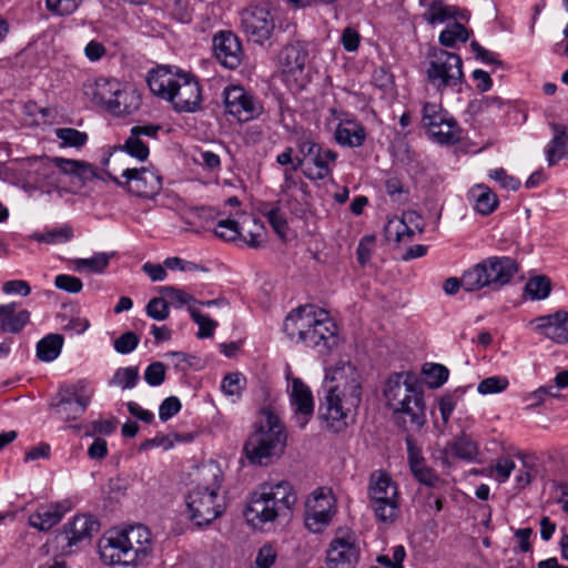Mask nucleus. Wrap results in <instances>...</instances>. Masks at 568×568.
Segmentation results:
<instances>
[{"instance_id":"obj_1","label":"nucleus","mask_w":568,"mask_h":568,"mask_svg":"<svg viewBox=\"0 0 568 568\" xmlns=\"http://www.w3.org/2000/svg\"><path fill=\"white\" fill-rule=\"evenodd\" d=\"M325 379L329 385L321 399L318 418L324 429L338 434L355 423L362 402V379L349 362H338L327 368Z\"/></svg>"},{"instance_id":"obj_2","label":"nucleus","mask_w":568,"mask_h":568,"mask_svg":"<svg viewBox=\"0 0 568 568\" xmlns=\"http://www.w3.org/2000/svg\"><path fill=\"white\" fill-rule=\"evenodd\" d=\"M287 337L328 354L338 344L337 326L328 313L312 305L300 306L291 312L283 325Z\"/></svg>"},{"instance_id":"obj_3","label":"nucleus","mask_w":568,"mask_h":568,"mask_svg":"<svg viewBox=\"0 0 568 568\" xmlns=\"http://www.w3.org/2000/svg\"><path fill=\"white\" fill-rule=\"evenodd\" d=\"M384 397L396 425L405 430L419 429L425 425L424 394L415 374L400 372L390 375Z\"/></svg>"},{"instance_id":"obj_4","label":"nucleus","mask_w":568,"mask_h":568,"mask_svg":"<svg viewBox=\"0 0 568 568\" xmlns=\"http://www.w3.org/2000/svg\"><path fill=\"white\" fill-rule=\"evenodd\" d=\"M148 85L159 98L171 103L176 112L193 113L201 108V85L195 77L159 67L149 72Z\"/></svg>"},{"instance_id":"obj_5","label":"nucleus","mask_w":568,"mask_h":568,"mask_svg":"<svg viewBox=\"0 0 568 568\" xmlns=\"http://www.w3.org/2000/svg\"><path fill=\"white\" fill-rule=\"evenodd\" d=\"M296 501L297 496L291 483H264L251 494L244 516L248 525L262 528L280 516H287Z\"/></svg>"},{"instance_id":"obj_6","label":"nucleus","mask_w":568,"mask_h":568,"mask_svg":"<svg viewBox=\"0 0 568 568\" xmlns=\"http://www.w3.org/2000/svg\"><path fill=\"white\" fill-rule=\"evenodd\" d=\"M151 532L143 525L111 532L100 546L101 556L111 565L130 566L144 559L151 550Z\"/></svg>"},{"instance_id":"obj_7","label":"nucleus","mask_w":568,"mask_h":568,"mask_svg":"<svg viewBox=\"0 0 568 568\" xmlns=\"http://www.w3.org/2000/svg\"><path fill=\"white\" fill-rule=\"evenodd\" d=\"M286 443V434L277 415L270 408L260 412L253 434L244 445L246 457L262 465L265 459L280 455Z\"/></svg>"},{"instance_id":"obj_8","label":"nucleus","mask_w":568,"mask_h":568,"mask_svg":"<svg viewBox=\"0 0 568 568\" xmlns=\"http://www.w3.org/2000/svg\"><path fill=\"white\" fill-rule=\"evenodd\" d=\"M519 271L509 256H490L465 270V291H498L509 284Z\"/></svg>"},{"instance_id":"obj_9","label":"nucleus","mask_w":568,"mask_h":568,"mask_svg":"<svg viewBox=\"0 0 568 568\" xmlns=\"http://www.w3.org/2000/svg\"><path fill=\"white\" fill-rule=\"evenodd\" d=\"M367 499L368 507L378 524L390 526L398 519L400 514L398 486L385 470L371 473Z\"/></svg>"},{"instance_id":"obj_10","label":"nucleus","mask_w":568,"mask_h":568,"mask_svg":"<svg viewBox=\"0 0 568 568\" xmlns=\"http://www.w3.org/2000/svg\"><path fill=\"white\" fill-rule=\"evenodd\" d=\"M207 471L212 480L194 487L189 491L185 499L189 517L196 526L211 524L224 511V501L219 495L221 488L220 470L210 468Z\"/></svg>"},{"instance_id":"obj_11","label":"nucleus","mask_w":568,"mask_h":568,"mask_svg":"<svg viewBox=\"0 0 568 568\" xmlns=\"http://www.w3.org/2000/svg\"><path fill=\"white\" fill-rule=\"evenodd\" d=\"M426 74L428 82L439 91L456 87L464 78L462 58L456 53L438 50L433 54Z\"/></svg>"},{"instance_id":"obj_12","label":"nucleus","mask_w":568,"mask_h":568,"mask_svg":"<svg viewBox=\"0 0 568 568\" xmlns=\"http://www.w3.org/2000/svg\"><path fill=\"white\" fill-rule=\"evenodd\" d=\"M335 514V498L329 489L316 488L305 501L304 521L315 534L322 532Z\"/></svg>"},{"instance_id":"obj_13","label":"nucleus","mask_w":568,"mask_h":568,"mask_svg":"<svg viewBox=\"0 0 568 568\" xmlns=\"http://www.w3.org/2000/svg\"><path fill=\"white\" fill-rule=\"evenodd\" d=\"M92 395L93 390L88 387L87 382L79 381L71 387L62 389L59 394L60 399L57 403H51V407L61 419L75 420L85 413Z\"/></svg>"},{"instance_id":"obj_14","label":"nucleus","mask_w":568,"mask_h":568,"mask_svg":"<svg viewBox=\"0 0 568 568\" xmlns=\"http://www.w3.org/2000/svg\"><path fill=\"white\" fill-rule=\"evenodd\" d=\"M240 17L241 28L251 41L263 44L271 38L275 23L267 2L246 7L241 11Z\"/></svg>"},{"instance_id":"obj_15","label":"nucleus","mask_w":568,"mask_h":568,"mask_svg":"<svg viewBox=\"0 0 568 568\" xmlns=\"http://www.w3.org/2000/svg\"><path fill=\"white\" fill-rule=\"evenodd\" d=\"M297 148L298 152L304 155V159H308V164L304 171L307 179L321 181L331 175L332 165L337 159L335 151L324 149L308 139L298 140Z\"/></svg>"},{"instance_id":"obj_16","label":"nucleus","mask_w":568,"mask_h":568,"mask_svg":"<svg viewBox=\"0 0 568 568\" xmlns=\"http://www.w3.org/2000/svg\"><path fill=\"white\" fill-rule=\"evenodd\" d=\"M223 97L226 112L240 122H248L263 111L261 102L243 87H227L224 89Z\"/></svg>"},{"instance_id":"obj_17","label":"nucleus","mask_w":568,"mask_h":568,"mask_svg":"<svg viewBox=\"0 0 568 568\" xmlns=\"http://www.w3.org/2000/svg\"><path fill=\"white\" fill-rule=\"evenodd\" d=\"M122 178L126 191L139 197H153L162 189V176L153 168L125 169Z\"/></svg>"},{"instance_id":"obj_18","label":"nucleus","mask_w":568,"mask_h":568,"mask_svg":"<svg viewBox=\"0 0 568 568\" xmlns=\"http://www.w3.org/2000/svg\"><path fill=\"white\" fill-rule=\"evenodd\" d=\"M213 52L216 60L225 68L236 69L243 59V49L240 39L232 31H219L212 40Z\"/></svg>"},{"instance_id":"obj_19","label":"nucleus","mask_w":568,"mask_h":568,"mask_svg":"<svg viewBox=\"0 0 568 568\" xmlns=\"http://www.w3.org/2000/svg\"><path fill=\"white\" fill-rule=\"evenodd\" d=\"M424 232V222L422 216L415 211H406L402 217L390 219L384 229L387 241L397 243L403 241H412L416 233Z\"/></svg>"},{"instance_id":"obj_20","label":"nucleus","mask_w":568,"mask_h":568,"mask_svg":"<svg viewBox=\"0 0 568 568\" xmlns=\"http://www.w3.org/2000/svg\"><path fill=\"white\" fill-rule=\"evenodd\" d=\"M293 408V419L300 428H304L314 414V399L310 387L300 378L292 381V389L290 395Z\"/></svg>"},{"instance_id":"obj_21","label":"nucleus","mask_w":568,"mask_h":568,"mask_svg":"<svg viewBox=\"0 0 568 568\" xmlns=\"http://www.w3.org/2000/svg\"><path fill=\"white\" fill-rule=\"evenodd\" d=\"M359 558V548L352 536L335 537L326 551L328 568L352 567Z\"/></svg>"},{"instance_id":"obj_22","label":"nucleus","mask_w":568,"mask_h":568,"mask_svg":"<svg viewBox=\"0 0 568 568\" xmlns=\"http://www.w3.org/2000/svg\"><path fill=\"white\" fill-rule=\"evenodd\" d=\"M537 329L556 344H568V312L559 310L536 318Z\"/></svg>"},{"instance_id":"obj_23","label":"nucleus","mask_w":568,"mask_h":568,"mask_svg":"<svg viewBox=\"0 0 568 568\" xmlns=\"http://www.w3.org/2000/svg\"><path fill=\"white\" fill-rule=\"evenodd\" d=\"M43 163L44 169L51 170L52 168H57L63 174L75 176L83 183L97 178L94 166L85 161L55 156L45 158Z\"/></svg>"},{"instance_id":"obj_24","label":"nucleus","mask_w":568,"mask_h":568,"mask_svg":"<svg viewBox=\"0 0 568 568\" xmlns=\"http://www.w3.org/2000/svg\"><path fill=\"white\" fill-rule=\"evenodd\" d=\"M99 529V523L88 515H78L64 525L61 536L65 539L69 548L91 537L93 531Z\"/></svg>"},{"instance_id":"obj_25","label":"nucleus","mask_w":568,"mask_h":568,"mask_svg":"<svg viewBox=\"0 0 568 568\" xmlns=\"http://www.w3.org/2000/svg\"><path fill=\"white\" fill-rule=\"evenodd\" d=\"M65 513V508L59 503L40 505L29 516V525L39 531H48L58 525Z\"/></svg>"},{"instance_id":"obj_26","label":"nucleus","mask_w":568,"mask_h":568,"mask_svg":"<svg viewBox=\"0 0 568 568\" xmlns=\"http://www.w3.org/2000/svg\"><path fill=\"white\" fill-rule=\"evenodd\" d=\"M308 58L306 45L303 42H294L285 45L278 54V63L285 73L301 72Z\"/></svg>"},{"instance_id":"obj_27","label":"nucleus","mask_w":568,"mask_h":568,"mask_svg":"<svg viewBox=\"0 0 568 568\" xmlns=\"http://www.w3.org/2000/svg\"><path fill=\"white\" fill-rule=\"evenodd\" d=\"M17 306L14 302L0 305V332L19 334L30 322V312Z\"/></svg>"},{"instance_id":"obj_28","label":"nucleus","mask_w":568,"mask_h":568,"mask_svg":"<svg viewBox=\"0 0 568 568\" xmlns=\"http://www.w3.org/2000/svg\"><path fill=\"white\" fill-rule=\"evenodd\" d=\"M334 138L342 146L359 148L366 140V131L355 119H344L337 124Z\"/></svg>"},{"instance_id":"obj_29","label":"nucleus","mask_w":568,"mask_h":568,"mask_svg":"<svg viewBox=\"0 0 568 568\" xmlns=\"http://www.w3.org/2000/svg\"><path fill=\"white\" fill-rule=\"evenodd\" d=\"M122 83L115 79L98 78L93 83L87 85L85 94L91 100L103 106L106 111Z\"/></svg>"},{"instance_id":"obj_30","label":"nucleus","mask_w":568,"mask_h":568,"mask_svg":"<svg viewBox=\"0 0 568 568\" xmlns=\"http://www.w3.org/2000/svg\"><path fill=\"white\" fill-rule=\"evenodd\" d=\"M141 105V97L138 90L128 84H121L109 112L114 115H129L135 112Z\"/></svg>"},{"instance_id":"obj_31","label":"nucleus","mask_w":568,"mask_h":568,"mask_svg":"<svg viewBox=\"0 0 568 568\" xmlns=\"http://www.w3.org/2000/svg\"><path fill=\"white\" fill-rule=\"evenodd\" d=\"M467 199L481 215H489L499 204L497 195L485 184L474 185L468 191Z\"/></svg>"},{"instance_id":"obj_32","label":"nucleus","mask_w":568,"mask_h":568,"mask_svg":"<svg viewBox=\"0 0 568 568\" xmlns=\"http://www.w3.org/2000/svg\"><path fill=\"white\" fill-rule=\"evenodd\" d=\"M554 136L546 149V156L549 166L555 165L564 158H568V126L551 124Z\"/></svg>"},{"instance_id":"obj_33","label":"nucleus","mask_w":568,"mask_h":568,"mask_svg":"<svg viewBox=\"0 0 568 568\" xmlns=\"http://www.w3.org/2000/svg\"><path fill=\"white\" fill-rule=\"evenodd\" d=\"M240 237L252 248H258L264 242L265 227L256 217L247 216L240 225Z\"/></svg>"},{"instance_id":"obj_34","label":"nucleus","mask_w":568,"mask_h":568,"mask_svg":"<svg viewBox=\"0 0 568 568\" xmlns=\"http://www.w3.org/2000/svg\"><path fill=\"white\" fill-rule=\"evenodd\" d=\"M450 120L454 118L440 104L430 102L424 104L422 122L427 132L440 129V125H447Z\"/></svg>"},{"instance_id":"obj_35","label":"nucleus","mask_w":568,"mask_h":568,"mask_svg":"<svg viewBox=\"0 0 568 568\" xmlns=\"http://www.w3.org/2000/svg\"><path fill=\"white\" fill-rule=\"evenodd\" d=\"M440 129L429 131L430 138L442 145H454L463 140V129L454 119L447 122V125H440Z\"/></svg>"},{"instance_id":"obj_36","label":"nucleus","mask_w":568,"mask_h":568,"mask_svg":"<svg viewBox=\"0 0 568 568\" xmlns=\"http://www.w3.org/2000/svg\"><path fill=\"white\" fill-rule=\"evenodd\" d=\"M63 336L60 334H49L37 344V356L42 362H52L61 353L63 346Z\"/></svg>"},{"instance_id":"obj_37","label":"nucleus","mask_w":568,"mask_h":568,"mask_svg":"<svg viewBox=\"0 0 568 568\" xmlns=\"http://www.w3.org/2000/svg\"><path fill=\"white\" fill-rule=\"evenodd\" d=\"M73 229L69 224H63L59 227L48 230L43 233L36 232L31 235V239L39 243L54 245L71 241L73 239Z\"/></svg>"},{"instance_id":"obj_38","label":"nucleus","mask_w":568,"mask_h":568,"mask_svg":"<svg viewBox=\"0 0 568 568\" xmlns=\"http://www.w3.org/2000/svg\"><path fill=\"white\" fill-rule=\"evenodd\" d=\"M111 255L104 252L95 253L89 258H77L73 261L74 270L79 273L90 271L102 273L109 265Z\"/></svg>"},{"instance_id":"obj_39","label":"nucleus","mask_w":568,"mask_h":568,"mask_svg":"<svg viewBox=\"0 0 568 568\" xmlns=\"http://www.w3.org/2000/svg\"><path fill=\"white\" fill-rule=\"evenodd\" d=\"M139 367L128 366L118 368L109 382L110 386H118L121 389H132L139 382Z\"/></svg>"},{"instance_id":"obj_40","label":"nucleus","mask_w":568,"mask_h":568,"mask_svg":"<svg viewBox=\"0 0 568 568\" xmlns=\"http://www.w3.org/2000/svg\"><path fill=\"white\" fill-rule=\"evenodd\" d=\"M55 136L61 141V148H82L88 141V134L74 128H58Z\"/></svg>"},{"instance_id":"obj_41","label":"nucleus","mask_w":568,"mask_h":568,"mask_svg":"<svg viewBox=\"0 0 568 568\" xmlns=\"http://www.w3.org/2000/svg\"><path fill=\"white\" fill-rule=\"evenodd\" d=\"M525 292L531 300H545L551 292L550 280L545 275L535 276L526 283Z\"/></svg>"},{"instance_id":"obj_42","label":"nucleus","mask_w":568,"mask_h":568,"mask_svg":"<svg viewBox=\"0 0 568 568\" xmlns=\"http://www.w3.org/2000/svg\"><path fill=\"white\" fill-rule=\"evenodd\" d=\"M469 38L467 29L459 22H454L439 34V43L447 48H454L459 42H466Z\"/></svg>"},{"instance_id":"obj_43","label":"nucleus","mask_w":568,"mask_h":568,"mask_svg":"<svg viewBox=\"0 0 568 568\" xmlns=\"http://www.w3.org/2000/svg\"><path fill=\"white\" fill-rule=\"evenodd\" d=\"M452 18L449 9L440 0H434L428 4L427 11L423 13V19L430 26L443 23Z\"/></svg>"},{"instance_id":"obj_44","label":"nucleus","mask_w":568,"mask_h":568,"mask_svg":"<svg viewBox=\"0 0 568 568\" xmlns=\"http://www.w3.org/2000/svg\"><path fill=\"white\" fill-rule=\"evenodd\" d=\"M452 449L456 457L465 460L474 459L478 453L476 443L465 435L455 439Z\"/></svg>"},{"instance_id":"obj_45","label":"nucleus","mask_w":568,"mask_h":568,"mask_svg":"<svg viewBox=\"0 0 568 568\" xmlns=\"http://www.w3.org/2000/svg\"><path fill=\"white\" fill-rule=\"evenodd\" d=\"M191 318L199 325V332L196 336L199 338L211 337L214 329L217 327V322L213 321L209 316L201 314L196 308L189 306Z\"/></svg>"},{"instance_id":"obj_46","label":"nucleus","mask_w":568,"mask_h":568,"mask_svg":"<svg viewBox=\"0 0 568 568\" xmlns=\"http://www.w3.org/2000/svg\"><path fill=\"white\" fill-rule=\"evenodd\" d=\"M82 3L83 0H45L48 11L58 17L72 14Z\"/></svg>"},{"instance_id":"obj_47","label":"nucleus","mask_w":568,"mask_h":568,"mask_svg":"<svg viewBox=\"0 0 568 568\" xmlns=\"http://www.w3.org/2000/svg\"><path fill=\"white\" fill-rule=\"evenodd\" d=\"M121 150L139 161H145L150 153L149 146L140 138L132 135V133H130V136L121 146Z\"/></svg>"},{"instance_id":"obj_48","label":"nucleus","mask_w":568,"mask_h":568,"mask_svg":"<svg viewBox=\"0 0 568 568\" xmlns=\"http://www.w3.org/2000/svg\"><path fill=\"white\" fill-rule=\"evenodd\" d=\"M214 234L223 241H235L241 235L240 224L231 219L221 220L214 229Z\"/></svg>"},{"instance_id":"obj_49","label":"nucleus","mask_w":568,"mask_h":568,"mask_svg":"<svg viewBox=\"0 0 568 568\" xmlns=\"http://www.w3.org/2000/svg\"><path fill=\"white\" fill-rule=\"evenodd\" d=\"M262 212L267 217L268 223L276 232V234L280 235L281 237H284L287 231V221L284 214L282 213L280 206L272 205L270 209L265 207V210H263Z\"/></svg>"},{"instance_id":"obj_50","label":"nucleus","mask_w":568,"mask_h":568,"mask_svg":"<svg viewBox=\"0 0 568 568\" xmlns=\"http://www.w3.org/2000/svg\"><path fill=\"white\" fill-rule=\"evenodd\" d=\"M412 474L420 484L427 487L435 488L443 483L442 478L436 474V471L428 467L425 463L413 469Z\"/></svg>"},{"instance_id":"obj_51","label":"nucleus","mask_w":568,"mask_h":568,"mask_svg":"<svg viewBox=\"0 0 568 568\" xmlns=\"http://www.w3.org/2000/svg\"><path fill=\"white\" fill-rule=\"evenodd\" d=\"M145 312L149 317L155 321H164L170 315L169 305L163 297L151 298L145 306Z\"/></svg>"},{"instance_id":"obj_52","label":"nucleus","mask_w":568,"mask_h":568,"mask_svg":"<svg viewBox=\"0 0 568 568\" xmlns=\"http://www.w3.org/2000/svg\"><path fill=\"white\" fill-rule=\"evenodd\" d=\"M140 337L133 332H125L121 334L114 342L113 347L119 354H130L139 345Z\"/></svg>"},{"instance_id":"obj_53","label":"nucleus","mask_w":568,"mask_h":568,"mask_svg":"<svg viewBox=\"0 0 568 568\" xmlns=\"http://www.w3.org/2000/svg\"><path fill=\"white\" fill-rule=\"evenodd\" d=\"M508 386V381L505 377L491 376L483 379L477 387L480 394H496L503 392Z\"/></svg>"},{"instance_id":"obj_54","label":"nucleus","mask_w":568,"mask_h":568,"mask_svg":"<svg viewBox=\"0 0 568 568\" xmlns=\"http://www.w3.org/2000/svg\"><path fill=\"white\" fill-rule=\"evenodd\" d=\"M144 379L150 386H160L165 379V365L161 362L151 363L145 368Z\"/></svg>"},{"instance_id":"obj_55","label":"nucleus","mask_w":568,"mask_h":568,"mask_svg":"<svg viewBox=\"0 0 568 568\" xmlns=\"http://www.w3.org/2000/svg\"><path fill=\"white\" fill-rule=\"evenodd\" d=\"M221 388L226 396H240L243 390V379L241 377V374H227L222 379Z\"/></svg>"},{"instance_id":"obj_56","label":"nucleus","mask_w":568,"mask_h":568,"mask_svg":"<svg viewBox=\"0 0 568 568\" xmlns=\"http://www.w3.org/2000/svg\"><path fill=\"white\" fill-rule=\"evenodd\" d=\"M54 285L57 288L72 294L81 292L83 287V284L79 277L68 274L57 275L54 278Z\"/></svg>"},{"instance_id":"obj_57","label":"nucleus","mask_w":568,"mask_h":568,"mask_svg":"<svg viewBox=\"0 0 568 568\" xmlns=\"http://www.w3.org/2000/svg\"><path fill=\"white\" fill-rule=\"evenodd\" d=\"M516 465L514 460L509 458H499L491 469V476L499 483H505L510 477Z\"/></svg>"},{"instance_id":"obj_58","label":"nucleus","mask_w":568,"mask_h":568,"mask_svg":"<svg viewBox=\"0 0 568 568\" xmlns=\"http://www.w3.org/2000/svg\"><path fill=\"white\" fill-rule=\"evenodd\" d=\"M488 175L490 179L498 182L504 189L516 191L520 186V181L515 176L508 175L506 170L503 168L489 171Z\"/></svg>"},{"instance_id":"obj_59","label":"nucleus","mask_w":568,"mask_h":568,"mask_svg":"<svg viewBox=\"0 0 568 568\" xmlns=\"http://www.w3.org/2000/svg\"><path fill=\"white\" fill-rule=\"evenodd\" d=\"M181 402L175 396L165 398L159 407V417L162 422H166L181 410Z\"/></svg>"},{"instance_id":"obj_60","label":"nucleus","mask_w":568,"mask_h":568,"mask_svg":"<svg viewBox=\"0 0 568 568\" xmlns=\"http://www.w3.org/2000/svg\"><path fill=\"white\" fill-rule=\"evenodd\" d=\"M405 443L407 447L408 464L412 471L413 469L424 464V457L422 455V450L416 445L415 439L410 435L406 436Z\"/></svg>"},{"instance_id":"obj_61","label":"nucleus","mask_w":568,"mask_h":568,"mask_svg":"<svg viewBox=\"0 0 568 568\" xmlns=\"http://www.w3.org/2000/svg\"><path fill=\"white\" fill-rule=\"evenodd\" d=\"M424 373L429 378V384L433 387H439L443 385L449 375L448 369L440 364H432L428 369H424Z\"/></svg>"},{"instance_id":"obj_62","label":"nucleus","mask_w":568,"mask_h":568,"mask_svg":"<svg viewBox=\"0 0 568 568\" xmlns=\"http://www.w3.org/2000/svg\"><path fill=\"white\" fill-rule=\"evenodd\" d=\"M161 293L170 298L178 307L194 301L192 295L174 286H163L161 287Z\"/></svg>"},{"instance_id":"obj_63","label":"nucleus","mask_w":568,"mask_h":568,"mask_svg":"<svg viewBox=\"0 0 568 568\" xmlns=\"http://www.w3.org/2000/svg\"><path fill=\"white\" fill-rule=\"evenodd\" d=\"M470 48L476 57V59L480 60L486 64H495L498 67H503V62L498 59V54L485 49L477 41H473L470 43Z\"/></svg>"},{"instance_id":"obj_64","label":"nucleus","mask_w":568,"mask_h":568,"mask_svg":"<svg viewBox=\"0 0 568 568\" xmlns=\"http://www.w3.org/2000/svg\"><path fill=\"white\" fill-rule=\"evenodd\" d=\"M276 559V552L270 545H264L260 550L255 559L257 568H270Z\"/></svg>"}]
</instances>
